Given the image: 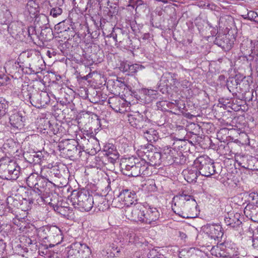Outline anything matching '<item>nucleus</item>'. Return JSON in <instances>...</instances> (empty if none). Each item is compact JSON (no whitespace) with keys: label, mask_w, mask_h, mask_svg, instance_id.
I'll return each instance as SVG.
<instances>
[{"label":"nucleus","mask_w":258,"mask_h":258,"mask_svg":"<svg viewBox=\"0 0 258 258\" xmlns=\"http://www.w3.org/2000/svg\"><path fill=\"white\" fill-rule=\"evenodd\" d=\"M149 126L141 131L145 138L149 142H156L159 139V134L154 128H148Z\"/></svg>","instance_id":"6ab92c4d"},{"label":"nucleus","mask_w":258,"mask_h":258,"mask_svg":"<svg viewBox=\"0 0 258 258\" xmlns=\"http://www.w3.org/2000/svg\"><path fill=\"white\" fill-rule=\"evenodd\" d=\"M20 167L15 162L10 161L9 164H3L2 161H0V173L3 179H17L20 173Z\"/></svg>","instance_id":"39448f33"},{"label":"nucleus","mask_w":258,"mask_h":258,"mask_svg":"<svg viewBox=\"0 0 258 258\" xmlns=\"http://www.w3.org/2000/svg\"><path fill=\"white\" fill-rule=\"evenodd\" d=\"M37 4L32 0L29 1L26 7V10L29 13L31 17L35 16L38 12Z\"/></svg>","instance_id":"4be33fe9"},{"label":"nucleus","mask_w":258,"mask_h":258,"mask_svg":"<svg viewBox=\"0 0 258 258\" xmlns=\"http://www.w3.org/2000/svg\"><path fill=\"white\" fill-rule=\"evenodd\" d=\"M229 81H228V83H227V85L228 87H229Z\"/></svg>","instance_id":"13d9d810"},{"label":"nucleus","mask_w":258,"mask_h":258,"mask_svg":"<svg viewBox=\"0 0 258 258\" xmlns=\"http://www.w3.org/2000/svg\"><path fill=\"white\" fill-rule=\"evenodd\" d=\"M194 249L190 248L188 250H182L179 252V258H191V253L193 252Z\"/></svg>","instance_id":"c756f323"},{"label":"nucleus","mask_w":258,"mask_h":258,"mask_svg":"<svg viewBox=\"0 0 258 258\" xmlns=\"http://www.w3.org/2000/svg\"><path fill=\"white\" fill-rule=\"evenodd\" d=\"M143 92L151 100L156 99L157 97L158 93L156 90L144 89L143 90Z\"/></svg>","instance_id":"a878e982"},{"label":"nucleus","mask_w":258,"mask_h":258,"mask_svg":"<svg viewBox=\"0 0 258 258\" xmlns=\"http://www.w3.org/2000/svg\"><path fill=\"white\" fill-rule=\"evenodd\" d=\"M248 17L249 20L253 21L255 23L258 24V15L257 14L252 11H249L248 12Z\"/></svg>","instance_id":"7c9ffc66"},{"label":"nucleus","mask_w":258,"mask_h":258,"mask_svg":"<svg viewBox=\"0 0 258 258\" xmlns=\"http://www.w3.org/2000/svg\"><path fill=\"white\" fill-rule=\"evenodd\" d=\"M120 68L122 72L130 75L136 73L138 70L142 69L144 67L137 63L130 64L127 62H123L121 64Z\"/></svg>","instance_id":"412c9836"},{"label":"nucleus","mask_w":258,"mask_h":258,"mask_svg":"<svg viewBox=\"0 0 258 258\" xmlns=\"http://www.w3.org/2000/svg\"><path fill=\"white\" fill-rule=\"evenodd\" d=\"M195 165L198 168L199 174L205 177H211L218 173L214 162L208 157L201 156L195 161Z\"/></svg>","instance_id":"20e7f679"},{"label":"nucleus","mask_w":258,"mask_h":258,"mask_svg":"<svg viewBox=\"0 0 258 258\" xmlns=\"http://www.w3.org/2000/svg\"><path fill=\"white\" fill-rule=\"evenodd\" d=\"M150 147H152L151 145H147V146L144 145V146H142L141 149L143 150H146L149 148Z\"/></svg>","instance_id":"c03bdc74"},{"label":"nucleus","mask_w":258,"mask_h":258,"mask_svg":"<svg viewBox=\"0 0 258 258\" xmlns=\"http://www.w3.org/2000/svg\"><path fill=\"white\" fill-rule=\"evenodd\" d=\"M203 231L210 237L214 240H219L223 235L222 228L218 224H208L203 226Z\"/></svg>","instance_id":"ddd939ff"},{"label":"nucleus","mask_w":258,"mask_h":258,"mask_svg":"<svg viewBox=\"0 0 258 258\" xmlns=\"http://www.w3.org/2000/svg\"><path fill=\"white\" fill-rule=\"evenodd\" d=\"M252 246L254 248L258 249V236H255L253 238Z\"/></svg>","instance_id":"58836bf2"},{"label":"nucleus","mask_w":258,"mask_h":258,"mask_svg":"<svg viewBox=\"0 0 258 258\" xmlns=\"http://www.w3.org/2000/svg\"><path fill=\"white\" fill-rule=\"evenodd\" d=\"M127 216L131 220L146 224H152L158 220L160 213L154 207L135 208L127 212Z\"/></svg>","instance_id":"f257e3e1"},{"label":"nucleus","mask_w":258,"mask_h":258,"mask_svg":"<svg viewBox=\"0 0 258 258\" xmlns=\"http://www.w3.org/2000/svg\"><path fill=\"white\" fill-rule=\"evenodd\" d=\"M189 198V195L182 192L174 196L172 199L173 205L172 206L173 211L178 216L181 217L182 214L187 212L186 209H184L185 202L187 201Z\"/></svg>","instance_id":"1a4fd4ad"},{"label":"nucleus","mask_w":258,"mask_h":258,"mask_svg":"<svg viewBox=\"0 0 258 258\" xmlns=\"http://www.w3.org/2000/svg\"><path fill=\"white\" fill-rule=\"evenodd\" d=\"M188 199L187 201H185L184 209H186L187 211L186 213L182 214L181 217L184 218H191L195 217L197 213H195L197 212V203L196 200L192 198L191 196L189 195V198Z\"/></svg>","instance_id":"4468645a"},{"label":"nucleus","mask_w":258,"mask_h":258,"mask_svg":"<svg viewBox=\"0 0 258 258\" xmlns=\"http://www.w3.org/2000/svg\"><path fill=\"white\" fill-rule=\"evenodd\" d=\"M42 235H43L44 236H47V234H48V232H46V233H45V232H42Z\"/></svg>","instance_id":"864d4df0"},{"label":"nucleus","mask_w":258,"mask_h":258,"mask_svg":"<svg viewBox=\"0 0 258 258\" xmlns=\"http://www.w3.org/2000/svg\"><path fill=\"white\" fill-rule=\"evenodd\" d=\"M149 34L146 33L144 35V36L143 37V39H147L148 37L149 36Z\"/></svg>","instance_id":"3c124183"},{"label":"nucleus","mask_w":258,"mask_h":258,"mask_svg":"<svg viewBox=\"0 0 258 258\" xmlns=\"http://www.w3.org/2000/svg\"><path fill=\"white\" fill-rule=\"evenodd\" d=\"M20 25L18 22H13L11 23L8 26V31L13 34H15L19 31L20 29L18 26Z\"/></svg>","instance_id":"bb28decb"},{"label":"nucleus","mask_w":258,"mask_h":258,"mask_svg":"<svg viewBox=\"0 0 258 258\" xmlns=\"http://www.w3.org/2000/svg\"><path fill=\"white\" fill-rule=\"evenodd\" d=\"M37 182L38 184H36L34 191L38 195L48 193L49 191L50 186L52 184V183L49 180L48 176L44 171L41 172V176Z\"/></svg>","instance_id":"9b49d317"},{"label":"nucleus","mask_w":258,"mask_h":258,"mask_svg":"<svg viewBox=\"0 0 258 258\" xmlns=\"http://www.w3.org/2000/svg\"><path fill=\"white\" fill-rule=\"evenodd\" d=\"M140 175L143 176H149L152 173L151 167L148 162L145 159H140L139 160Z\"/></svg>","instance_id":"aec40b11"},{"label":"nucleus","mask_w":258,"mask_h":258,"mask_svg":"<svg viewBox=\"0 0 258 258\" xmlns=\"http://www.w3.org/2000/svg\"><path fill=\"white\" fill-rule=\"evenodd\" d=\"M127 116L130 124L137 129L141 130V131L150 125V120L139 112L129 113L127 114Z\"/></svg>","instance_id":"0eeeda50"},{"label":"nucleus","mask_w":258,"mask_h":258,"mask_svg":"<svg viewBox=\"0 0 258 258\" xmlns=\"http://www.w3.org/2000/svg\"><path fill=\"white\" fill-rule=\"evenodd\" d=\"M178 233H179V236L181 238V239H184L186 238V235L184 233L179 231Z\"/></svg>","instance_id":"79ce46f5"},{"label":"nucleus","mask_w":258,"mask_h":258,"mask_svg":"<svg viewBox=\"0 0 258 258\" xmlns=\"http://www.w3.org/2000/svg\"><path fill=\"white\" fill-rule=\"evenodd\" d=\"M128 7H131L134 8L135 7H138V6L143 5L144 2L142 0H129Z\"/></svg>","instance_id":"2f4dec72"},{"label":"nucleus","mask_w":258,"mask_h":258,"mask_svg":"<svg viewBox=\"0 0 258 258\" xmlns=\"http://www.w3.org/2000/svg\"><path fill=\"white\" fill-rule=\"evenodd\" d=\"M249 196L252 198V200H254L255 197H258V195H255L254 193H252L250 194Z\"/></svg>","instance_id":"a18cd8bd"},{"label":"nucleus","mask_w":258,"mask_h":258,"mask_svg":"<svg viewBox=\"0 0 258 258\" xmlns=\"http://www.w3.org/2000/svg\"><path fill=\"white\" fill-rule=\"evenodd\" d=\"M143 152L145 153V155L148 158L149 163L152 166L160 165L162 162V158H166L168 160L172 159L171 148H168L163 154L157 152H148V153L145 152V151Z\"/></svg>","instance_id":"6e6552de"},{"label":"nucleus","mask_w":258,"mask_h":258,"mask_svg":"<svg viewBox=\"0 0 258 258\" xmlns=\"http://www.w3.org/2000/svg\"><path fill=\"white\" fill-rule=\"evenodd\" d=\"M218 247H213L211 249V253L213 255H215V256L218 257V256H221L222 254L220 252H218L219 251Z\"/></svg>","instance_id":"e433bc0d"},{"label":"nucleus","mask_w":258,"mask_h":258,"mask_svg":"<svg viewBox=\"0 0 258 258\" xmlns=\"http://www.w3.org/2000/svg\"><path fill=\"white\" fill-rule=\"evenodd\" d=\"M113 156H114V157H115V158H117L118 157V156H117V154H113Z\"/></svg>","instance_id":"6e6d98bb"},{"label":"nucleus","mask_w":258,"mask_h":258,"mask_svg":"<svg viewBox=\"0 0 258 258\" xmlns=\"http://www.w3.org/2000/svg\"><path fill=\"white\" fill-rule=\"evenodd\" d=\"M160 253L157 249H152L150 250L148 254V256L149 258H156Z\"/></svg>","instance_id":"c9c22d12"},{"label":"nucleus","mask_w":258,"mask_h":258,"mask_svg":"<svg viewBox=\"0 0 258 258\" xmlns=\"http://www.w3.org/2000/svg\"><path fill=\"white\" fill-rule=\"evenodd\" d=\"M248 13L245 15H242V17L244 19L249 20V18L248 17Z\"/></svg>","instance_id":"49530a36"},{"label":"nucleus","mask_w":258,"mask_h":258,"mask_svg":"<svg viewBox=\"0 0 258 258\" xmlns=\"http://www.w3.org/2000/svg\"><path fill=\"white\" fill-rule=\"evenodd\" d=\"M7 203L10 207H16L18 204V201L15 200L13 197H9L7 199Z\"/></svg>","instance_id":"473e14b6"},{"label":"nucleus","mask_w":258,"mask_h":258,"mask_svg":"<svg viewBox=\"0 0 258 258\" xmlns=\"http://www.w3.org/2000/svg\"><path fill=\"white\" fill-rule=\"evenodd\" d=\"M39 177L40 176L36 174H31L28 177L26 180L28 186L31 188H34V189L36 184H38L37 181Z\"/></svg>","instance_id":"b1692460"},{"label":"nucleus","mask_w":258,"mask_h":258,"mask_svg":"<svg viewBox=\"0 0 258 258\" xmlns=\"http://www.w3.org/2000/svg\"><path fill=\"white\" fill-rule=\"evenodd\" d=\"M18 64L15 62L10 61L6 63L5 68L6 71L8 70L9 73H12L17 69Z\"/></svg>","instance_id":"cd10ccee"},{"label":"nucleus","mask_w":258,"mask_h":258,"mask_svg":"<svg viewBox=\"0 0 258 258\" xmlns=\"http://www.w3.org/2000/svg\"><path fill=\"white\" fill-rule=\"evenodd\" d=\"M9 119L11 125L14 127L21 129L24 125V118L20 112H16L12 114Z\"/></svg>","instance_id":"a211bd4d"},{"label":"nucleus","mask_w":258,"mask_h":258,"mask_svg":"<svg viewBox=\"0 0 258 258\" xmlns=\"http://www.w3.org/2000/svg\"><path fill=\"white\" fill-rule=\"evenodd\" d=\"M91 253L89 247L86 244L76 243L71 245L67 258H91Z\"/></svg>","instance_id":"423d86ee"},{"label":"nucleus","mask_w":258,"mask_h":258,"mask_svg":"<svg viewBox=\"0 0 258 258\" xmlns=\"http://www.w3.org/2000/svg\"><path fill=\"white\" fill-rule=\"evenodd\" d=\"M16 250L19 254L22 255H23L24 253L28 252L27 248L22 246L21 245H18L16 247Z\"/></svg>","instance_id":"72a5a7b5"},{"label":"nucleus","mask_w":258,"mask_h":258,"mask_svg":"<svg viewBox=\"0 0 258 258\" xmlns=\"http://www.w3.org/2000/svg\"><path fill=\"white\" fill-rule=\"evenodd\" d=\"M182 173L185 179L188 182H196L198 175L200 174L198 169L196 166V165H195V163L192 167L184 169Z\"/></svg>","instance_id":"dca6fc26"},{"label":"nucleus","mask_w":258,"mask_h":258,"mask_svg":"<svg viewBox=\"0 0 258 258\" xmlns=\"http://www.w3.org/2000/svg\"><path fill=\"white\" fill-rule=\"evenodd\" d=\"M92 140H93V141H94L96 143H98V141H97L96 140H95V139L93 138V139H92Z\"/></svg>","instance_id":"4d7b16f0"},{"label":"nucleus","mask_w":258,"mask_h":258,"mask_svg":"<svg viewBox=\"0 0 258 258\" xmlns=\"http://www.w3.org/2000/svg\"><path fill=\"white\" fill-rule=\"evenodd\" d=\"M107 181H108V184H110V183H111V180H110V178H108V180H107Z\"/></svg>","instance_id":"5fc2aeb1"},{"label":"nucleus","mask_w":258,"mask_h":258,"mask_svg":"<svg viewBox=\"0 0 258 258\" xmlns=\"http://www.w3.org/2000/svg\"><path fill=\"white\" fill-rule=\"evenodd\" d=\"M24 239H25L26 244L29 245L32 243V241L30 238L24 237Z\"/></svg>","instance_id":"37998d69"},{"label":"nucleus","mask_w":258,"mask_h":258,"mask_svg":"<svg viewBox=\"0 0 258 258\" xmlns=\"http://www.w3.org/2000/svg\"><path fill=\"white\" fill-rule=\"evenodd\" d=\"M8 107V102L4 98H0V118L6 114Z\"/></svg>","instance_id":"393cba45"},{"label":"nucleus","mask_w":258,"mask_h":258,"mask_svg":"<svg viewBox=\"0 0 258 258\" xmlns=\"http://www.w3.org/2000/svg\"><path fill=\"white\" fill-rule=\"evenodd\" d=\"M112 37L114 41H117V35L116 34H112Z\"/></svg>","instance_id":"8fccbe9b"},{"label":"nucleus","mask_w":258,"mask_h":258,"mask_svg":"<svg viewBox=\"0 0 258 258\" xmlns=\"http://www.w3.org/2000/svg\"><path fill=\"white\" fill-rule=\"evenodd\" d=\"M30 99L36 104L35 106L40 107L45 106L50 101V98L48 94L46 92H41V93H36L30 97Z\"/></svg>","instance_id":"2eb2a0df"},{"label":"nucleus","mask_w":258,"mask_h":258,"mask_svg":"<svg viewBox=\"0 0 258 258\" xmlns=\"http://www.w3.org/2000/svg\"><path fill=\"white\" fill-rule=\"evenodd\" d=\"M240 217V215L238 213H227L225 216L224 221L227 225L236 228L241 224Z\"/></svg>","instance_id":"f3484780"},{"label":"nucleus","mask_w":258,"mask_h":258,"mask_svg":"<svg viewBox=\"0 0 258 258\" xmlns=\"http://www.w3.org/2000/svg\"><path fill=\"white\" fill-rule=\"evenodd\" d=\"M69 200L75 208L81 211H90L94 203L93 197L86 191L73 190Z\"/></svg>","instance_id":"f03ea898"},{"label":"nucleus","mask_w":258,"mask_h":258,"mask_svg":"<svg viewBox=\"0 0 258 258\" xmlns=\"http://www.w3.org/2000/svg\"><path fill=\"white\" fill-rule=\"evenodd\" d=\"M234 82H235V84L234 85H235L236 86H237L238 84V82L237 80H234Z\"/></svg>","instance_id":"603ef678"},{"label":"nucleus","mask_w":258,"mask_h":258,"mask_svg":"<svg viewBox=\"0 0 258 258\" xmlns=\"http://www.w3.org/2000/svg\"><path fill=\"white\" fill-rule=\"evenodd\" d=\"M118 198L122 205L128 207L137 201V196L134 190L123 189L119 193Z\"/></svg>","instance_id":"f8f14e48"},{"label":"nucleus","mask_w":258,"mask_h":258,"mask_svg":"<svg viewBox=\"0 0 258 258\" xmlns=\"http://www.w3.org/2000/svg\"><path fill=\"white\" fill-rule=\"evenodd\" d=\"M139 158L134 157L129 158L126 160V164L123 169V174L128 176L137 177L140 175Z\"/></svg>","instance_id":"9d476101"},{"label":"nucleus","mask_w":258,"mask_h":258,"mask_svg":"<svg viewBox=\"0 0 258 258\" xmlns=\"http://www.w3.org/2000/svg\"><path fill=\"white\" fill-rule=\"evenodd\" d=\"M62 13V10L59 7H56L51 9L50 15L53 18H56L58 16L60 15Z\"/></svg>","instance_id":"c85d7f7f"},{"label":"nucleus","mask_w":258,"mask_h":258,"mask_svg":"<svg viewBox=\"0 0 258 258\" xmlns=\"http://www.w3.org/2000/svg\"><path fill=\"white\" fill-rule=\"evenodd\" d=\"M128 238V242L132 243H137L138 242V238L137 237L136 234L132 233H130Z\"/></svg>","instance_id":"f704fd0d"},{"label":"nucleus","mask_w":258,"mask_h":258,"mask_svg":"<svg viewBox=\"0 0 258 258\" xmlns=\"http://www.w3.org/2000/svg\"><path fill=\"white\" fill-rule=\"evenodd\" d=\"M156 258H166L164 255L162 254L161 253H160V254H158V256Z\"/></svg>","instance_id":"09e8293b"},{"label":"nucleus","mask_w":258,"mask_h":258,"mask_svg":"<svg viewBox=\"0 0 258 258\" xmlns=\"http://www.w3.org/2000/svg\"><path fill=\"white\" fill-rule=\"evenodd\" d=\"M64 22H61L58 23L55 26V29L58 31V33H62V32L68 31L69 33V38L68 39H70L72 37H73L75 35V32L73 30H71L69 27L66 29L64 27Z\"/></svg>","instance_id":"5701e85b"},{"label":"nucleus","mask_w":258,"mask_h":258,"mask_svg":"<svg viewBox=\"0 0 258 258\" xmlns=\"http://www.w3.org/2000/svg\"><path fill=\"white\" fill-rule=\"evenodd\" d=\"M112 249H113V250H116V252H117V253H118V252H119V251H120V249H117V247H115L113 246V247H112Z\"/></svg>","instance_id":"de8ad7c7"},{"label":"nucleus","mask_w":258,"mask_h":258,"mask_svg":"<svg viewBox=\"0 0 258 258\" xmlns=\"http://www.w3.org/2000/svg\"><path fill=\"white\" fill-rule=\"evenodd\" d=\"M46 173L50 175H54L56 177H59V172L58 171H56V172H55L54 169H48L46 171Z\"/></svg>","instance_id":"4c0bfd02"},{"label":"nucleus","mask_w":258,"mask_h":258,"mask_svg":"<svg viewBox=\"0 0 258 258\" xmlns=\"http://www.w3.org/2000/svg\"><path fill=\"white\" fill-rule=\"evenodd\" d=\"M38 233L43 239H48L51 242L49 244L50 247L59 244L63 239L61 230L56 226L40 228Z\"/></svg>","instance_id":"7ed1b4c3"},{"label":"nucleus","mask_w":258,"mask_h":258,"mask_svg":"<svg viewBox=\"0 0 258 258\" xmlns=\"http://www.w3.org/2000/svg\"><path fill=\"white\" fill-rule=\"evenodd\" d=\"M176 75L174 74H173V76H171V81H172V84L173 85H178L179 84V82L176 78Z\"/></svg>","instance_id":"a19ab883"},{"label":"nucleus","mask_w":258,"mask_h":258,"mask_svg":"<svg viewBox=\"0 0 258 258\" xmlns=\"http://www.w3.org/2000/svg\"><path fill=\"white\" fill-rule=\"evenodd\" d=\"M118 0H107V6L110 7H112L111 4L117 5Z\"/></svg>","instance_id":"ea45409f"}]
</instances>
